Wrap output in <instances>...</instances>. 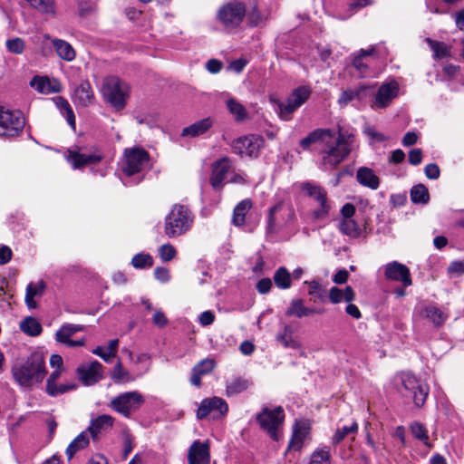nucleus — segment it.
Returning <instances> with one entry per match:
<instances>
[{
  "instance_id": "nucleus-56",
  "label": "nucleus",
  "mask_w": 464,
  "mask_h": 464,
  "mask_svg": "<svg viewBox=\"0 0 464 464\" xmlns=\"http://www.w3.org/2000/svg\"><path fill=\"white\" fill-rule=\"evenodd\" d=\"M159 254L160 258L167 262L172 260L175 257L177 251L172 245L164 244L160 247Z\"/></svg>"
},
{
  "instance_id": "nucleus-50",
  "label": "nucleus",
  "mask_w": 464,
  "mask_h": 464,
  "mask_svg": "<svg viewBox=\"0 0 464 464\" xmlns=\"http://www.w3.org/2000/svg\"><path fill=\"white\" fill-rule=\"evenodd\" d=\"M30 5L43 14H54L53 0H25Z\"/></svg>"
},
{
  "instance_id": "nucleus-54",
  "label": "nucleus",
  "mask_w": 464,
  "mask_h": 464,
  "mask_svg": "<svg viewBox=\"0 0 464 464\" xmlns=\"http://www.w3.org/2000/svg\"><path fill=\"white\" fill-rule=\"evenodd\" d=\"M6 48L12 53L20 54L25 48V43L22 38L15 37L6 41Z\"/></svg>"
},
{
  "instance_id": "nucleus-40",
  "label": "nucleus",
  "mask_w": 464,
  "mask_h": 464,
  "mask_svg": "<svg viewBox=\"0 0 464 464\" xmlns=\"http://www.w3.org/2000/svg\"><path fill=\"white\" fill-rule=\"evenodd\" d=\"M30 85L40 93L48 94L60 92V88L53 86L49 79L44 77H34Z\"/></svg>"
},
{
  "instance_id": "nucleus-32",
  "label": "nucleus",
  "mask_w": 464,
  "mask_h": 464,
  "mask_svg": "<svg viewBox=\"0 0 464 464\" xmlns=\"http://www.w3.org/2000/svg\"><path fill=\"white\" fill-rule=\"evenodd\" d=\"M252 206L251 199L246 198L241 200L234 208L232 223L237 227L243 226L246 221V215L251 209Z\"/></svg>"
},
{
  "instance_id": "nucleus-13",
  "label": "nucleus",
  "mask_w": 464,
  "mask_h": 464,
  "mask_svg": "<svg viewBox=\"0 0 464 464\" xmlns=\"http://www.w3.org/2000/svg\"><path fill=\"white\" fill-rule=\"evenodd\" d=\"M246 14V7L240 2H229L222 5L218 12L219 22L227 28H235L240 24Z\"/></svg>"
},
{
  "instance_id": "nucleus-64",
  "label": "nucleus",
  "mask_w": 464,
  "mask_h": 464,
  "mask_svg": "<svg viewBox=\"0 0 464 464\" xmlns=\"http://www.w3.org/2000/svg\"><path fill=\"white\" fill-rule=\"evenodd\" d=\"M422 160V151L420 149H412L409 152V162L411 165H419Z\"/></svg>"
},
{
  "instance_id": "nucleus-18",
  "label": "nucleus",
  "mask_w": 464,
  "mask_h": 464,
  "mask_svg": "<svg viewBox=\"0 0 464 464\" xmlns=\"http://www.w3.org/2000/svg\"><path fill=\"white\" fill-rule=\"evenodd\" d=\"M384 276L388 280L401 282L404 286H410L412 283L409 268L397 261L385 265Z\"/></svg>"
},
{
  "instance_id": "nucleus-9",
  "label": "nucleus",
  "mask_w": 464,
  "mask_h": 464,
  "mask_svg": "<svg viewBox=\"0 0 464 464\" xmlns=\"http://www.w3.org/2000/svg\"><path fill=\"white\" fill-rule=\"evenodd\" d=\"M24 124L25 119L22 111L0 107V136H17L22 132Z\"/></svg>"
},
{
  "instance_id": "nucleus-36",
  "label": "nucleus",
  "mask_w": 464,
  "mask_h": 464,
  "mask_svg": "<svg viewBox=\"0 0 464 464\" xmlns=\"http://www.w3.org/2000/svg\"><path fill=\"white\" fill-rule=\"evenodd\" d=\"M374 52V47H371L367 50L361 49L359 53L354 56L353 60V65L362 77H366L369 75V66L367 63H363L362 59L372 55Z\"/></svg>"
},
{
  "instance_id": "nucleus-44",
  "label": "nucleus",
  "mask_w": 464,
  "mask_h": 464,
  "mask_svg": "<svg viewBox=\"0 0 464 464\" xmlns=\"http://www.w3.org/2000/svg\"><path fill=\"white\" fill-rule=\"evenodd\" d=\"M20 329L28 335L36 336L41 334L43 328L37 319L26 317L20 323Z\"/></svg>"
},
{
  "instance_id": "nucleus-55",
  "label": "nucleus",
  "mask_w": 464,
  "mask_h": 464,
  "mask_svg": "<svg viewBox=\"0 0 464 464\" xmlns=\"http://www.w3.org/2000/svg\"><path fill=\"white\" fill-rule=\"evenodd\" d=\"M331 459L330 448L328 446H324L320 449H317L312 454L311 460H317L318 463L323 464V462H328Z\"/></svg>"
},
{
  "instance_id": "nucleus-25",
  "label": "nucleus",
  "mask_w": 464,
  "mask_h": 464,
  "mask_svg": "<svg viewBox=\"0 0 464 464\" xmlns=\"http://www.w3.org/2000/svg\"><path fill=\"white\" fill-rule=\"evenodd\" d=\"M368 95V87L361 85L354 89H348L343 91L339 99L338 103L341 107L346 106L352 102H362Z\"/></svg>"
},
{
  "instance_id": "nucleus-19",
  "label": "nucleus",
  "mask_w": 464,
  "mask_h": 464,
  "mask_svg": "<svg viewBox=\"0 0 464 464\" xmlns=\"http://www.w3.org/2000/svg\"><path fill=\"white\" fill-rule=\"evenodd\" d=\"M232 168V160L228 157H223L216 160L212 164V170L210 175V184L214 188H219L224 180L226 179L227 174Z\"/></svg>"
},
{
  "instance_id": "nucleus-22",
  "label": "nucleus",
  "mask_w": 464,
  "mask_h": 464,
  "mask_svg": "<svg viewBox=\"0 0 464 464\" xmlns=\"http://www.w3.org/2000/svg\"><path fill=\"white\" fill-rule=\"evenodd\" d=\"M76 106L87 107L92 103L94 94L89 82H82L75 89L72 96Z\"/></svg>"
},
{
  "instance_id": "nucleus-14",
  "label": "nucleus",
  "mask_w": 464,
  "mask_h": 464,
  "mask_svg": "<svg viewBox=\"0 0 464 464\" xmlns=\"http://www.w3.org/2000/svg\"><path fill=\"white\" fill-rule=\"evenodd\" d=\"M301 188L308 197L314 198L319 204L318 208L313 212L314 218H326L330 210L326 191L322 187L308 181L302 183Z\"/></svg>"
},
{
  "instance_id": "nucleus-7",
  "label": "nucleus",
  "mask_w": 464,
  "mask_h": 464,
  "mask_svg": "<svg viewBox=\"0 0 464 464\" xmlns=\"http://www.w3.org/2000/svg\"><path fill=\"white\" fill-rule=\"evenodd\" d=\"M145 399L138 391L126 392L112 398L109 407L125 418H130L131 414L138 411L144 404Z\"/></svg>"
},
{
  "instance_id": "nucleus-48",
  "label": "nucleus",
  "mask_w": 464,
  "mask_h": 464,
  "mask_svg": "<svg viewBox=\"0 0 464 464\" xmlns=\"http://www.w3.org/2000/svg\"><path fill=\"white\" fill-rule=\"evenodd\" d=\"M358 431V424L357 422H353L351 426H343L340 429H337L332 437V443L334 445L339 444L341 441L344 440L349 434H356Z\"/></svg>"
},
{
  "instance_id": "nucleus-46",
  "label": "nucleus",
  "mask_w": 464,
  "mask_h": 464,
  "mask_svg": "<svg viewBox=\"0 0 464 464\" xmlns=\"http://www.w3.org/2000/svg\"><path fill=\"white\" fill-rule=\"evenodd\" d=\"M426 42L433 51V57L435 59H442L450 56V48L443 42H438L430 38H426Z\"/></svg>"
},
{
  "instance_id": "nucleus-4",
  "label": "nucleus",
  "mask_w": 464,
  "mask_h": 464,
  "mask_svg": "<svg viewBox=\"0 0 464 464\" xmlns=\"http://www.w3.org/2000/svg\"><path fill=\"white\" fill-rule=\"evenodd\" d=\"M311 90L306 86L295 88L285 100L271 98L270 102L278 117L283 121H290L294 112L310 97Z\"/></svg>"
},
{
  "instance_id": "nucleus-30",
  "label": "nucleus",
  "mask_w": 464,
  "mask_h": 464,
  "mask_svg": "<svg viewBox=\"0 0 464 464\" xmlns=\"http://www.w3.org/2000/svg\"><path fill=\"white\" fill-rule=\"evenodd\" d=\"M114 418L108 414H102L91 421L88 430L92 439H96L98 434L105 428L112 427Z\"/></svg>"
},
{
  "instance_id": "nucleus-3",
  "label": "nucleus",
  "mask_w": 464,
  "mask_h": 464,
  "mask_svg": "<svg viewBox=\"0 0 464 464\" xmlns=\"http://www.w3.org/2000/svg\"><path fill=\"white\" fill-rule=\"evenodd\" d=\"M193 218L191 211L187 207L174 205L165 218V235L170 238L184 235L190 229Z\"/></svg>"
},
{
  "instance_id": "nucleus-5",
  "label": "nucleus",
  "mask_w": 464,
  "mask_h": 464,
  "mask_svg": "<svg viewBox=\"0 0 464 464\" xmlns=\"http://www.w3.org/2000/svg\"><path fill=\"white\" fill-rule=\"evenodd\" d=\"M295 219L294 208L284 201H279L268 210L266 232L269 235L276 234L281 228L291 225Z\"/></svg>"
},
{
  "instance_id": "nucleus-60",
  "label": "nucleus",
  "mask_w": 464,
  "mask_h": 464,
  "mask_svg": "<svg viewBox=\"0 0 464 464\" xmlns=\"http://www.w3.org/2000/svg\"><path fill=\"white\" fill-rule=\"evenodd\" d=\"M272 285V280L268 277H265L256 283V288L259 294L266 295L270 292Z\"/></svg>"
},
{
  "instance_id": "nucleus-49",
  "label": "nucleus",
  "mask_w": 464,
  "mask_h": 464,
  "mask_svg": "<svg viewBox=\"0 0 464 464\" xmlns=\"http://www.w3.org/2000/svg\"><path fill=\"white\" fill-rule=\"evenodd\" d=\"M410 430H411L412 436L416 440H420L425 445H429L428 430L422 423H420L419 421H413L410 425Z\"/></svg>"
},
{
  "instance_id": "nucleus-24",
  "label": "nucleus",
  "mask_w": 464,
  "mask_h": 464,
  "mask_svg": "<svg viewBox=\"0 0 464 464\" xmlns=\"http://www.w3.org/2000/svg\"><path fill=\"white\" fill-rule=\"evenodd\" d=\"M217 365L214 358H206L198 362L192 370L190 382L192 385L199 387L201 384V376L210 373Z\"/></svg>"
},
{
  "instance_id": "nucleus-29",
  "label": "nucleus",
  "mask_w": 464,
  "mask_h": 464,
  "mask_svg": "<svg viewBox=\"0 0 464 464\" xmlns=\"http://www.w3.org/2000/svg\"><path fill=\"white\" fill-rule=\"evenodd\" d=\"M251 384V381L246 378L240 376L233 377L227 381L226 394L227 396L239 394L247 390Z\"/></svg>"
},
{
  "instance_id": "nucleus-10",
  "label": "nucleus",
  "mask_w": 464,
  "mask_h": 464,
  "mask_svg": "<svg viewBox=\"0 0 464 464\" xmlns=\"http://www.w3.org/2000/svg\"><path fill=\"white\" fill-rule=\"evenodd\" d=\"M256 419L261 429L266 430L271 439L274 440H278L277 430L285 419V412L281 406L274 410L264 407L262 411L256 415Z\"/></svg>"
},
{
  "instance_id": "nucleus-62",
  "label": "nucleus",
  "mask_w": 464,
  "mask_h": 464,
  "mask_svg": "<svg viewBox=\"0 0 464 464\" xmlns=\"http://www.w3.org/2000/svg\"><path fill=\"white\" fill-rule=\"evenodd\" d=\"M154 276L155 278L161 283H167L170 278L169 270L166 267H156L154 270Z\"/></svg>"
},
{
  "instance_id": "nucleus-26",
  "label": "nucleus",
  "mask_w": 464,
  "mask_h": 464,
  "mask_svg": "<svg viewBox=\"0 0 464 464\" xmlns=\"http://www.w3.org/2000/svg\"><path fill=\"white\" fill-rule=\"evenodd\" d=\"M309 433V426L304 421L295 422L293 435L288 444V450H299L304 444L305 437Z\"/></svg>"
},
{
  "instance_id": "nucleus-52",
  "label": "nucleus",
  "mask_w": 464,
  "mask_h": 464,
  "mask_svg": "<svg viewBox=\"0 0 464 464\" xmlns=\"http://www.w3.org/2000/svg\"><path fill=\"white\" fill-rule=\"evenodd\" d=\"M131 264L134 267L142 269L152 266L153 259L149 254H137L132 257Z\"/></svg>"
},
{
  "instance_id": "nucleus-17",
  "label": "nucleus",
  "mask_w": 464,
  "mask_h": 464,
  "mask_svg": "<svg viewBox=\"0 0 464 464\" xmlns=\"http://www.w3.org/2000/svg\"><path fill=\"white\" fill-rule=\"evenodd\" d=\"M228 411L227 403L219 397L205 399L201 401L198 411L197 417L200 420L212 414L214 419L223 417Z\"/></svg>"
},
{
  "instance_id": "nucleus-23",
  "label": "nucleus",
  "mask_w": 464,
  "mask_h": 464,
  "mask_svg": "<svg viewBox=\"0 0 464 464\" xmlns=\"http://www.w3.org/2000/svg\"><path fill=\"white\" fill-rule=\"evenodd\" d=\"M188 464H208L210 454L208 446L196 440L189 448L188 454Z\"/></svg>"
},
{
  "instance_id": "nucleus-27",
  "label": "nucleus",
  "mask_w": 464,
  "mask_h": 464,
  "mask_svg": "<svg viewBox=\"0 0 464 464\" xmlns=\"http://www.w3.org/2000/svg\"><path fill=\"white\" fill-rule=\"evenodd\" d=\"M214 124V120L210 117L198 121L191 125L184 128L181 132L183 137H198L205 134Z\"/></svg>"
},
{
  "instance_id": "nucleus-31",
  "label": "nucleus",
  "mask_w": 464,
  "mask_h": 464,
  "mask_svg": "<svg viewBox=\"0 0 464 464\" xmlns=\"http://www.w3.org/2000/svg\"><path fill=\"white\" fill-rule=\"evenodd\" d=\"M52 44L57 55L61 59L67 62L74 60L76 56L75 50L68 42L62 39H53L52 40Z\"/></svg>"
},
{
  "instance_id": "nucleus-6",
  "label": "nucleus",
  "mask_w": 464,
  "mask_h": 464,
  "mask_svg": "<svg viewBox=\"0 0 464 464\" xmlns=\"http://www.w3.org/2000/svg\"><path fill=\"white\" fill-rule=\"evenodd\" d=\"M104 100L116 109H122L126 103L129 87L115 76H110L103 80L101 89Z\"/></svg>"
},
{
  "instance_id": "nucleus-59",
  "label": "nucleus",
  "mask_w": 464,
  "mask_h": 464,
  "mask_svg": "<svg viewBox=\"0 0 464 464\" xmlns=\"http://www.w3.org/2000/svg\"><path fill=\"white\" fill-rule=\"evenodd\" d=\"M152 323L159 328H163L168 325L169 320L161 310H157L152 315Z\"/></svg>"
},
{
  "instance_id": "nucleus-28",
  "label": "nucleus",
  "mask_w": 464,
  "mask_h": 464,
  "mask_svg": "<svg viewBox=\"0 0 464 464\" xmlns=\"http://www.w3.org/2000/svg\"><path fill=\"white\" fill-rule=\"evenodd\" d=\"M356 179L361 185L372 189L378 188L380 185L379 178L367 167H362L357 170Z\"/></svg>"
},
{
  "instance_id": "nucleus-33",
  "label": "nucleus",
  "mask_w": 464,
  "mask_h": 464,
  "mask_svg": "<svg viewBox=\"0 0 464 464\" xmlns=\"http://www.w3.org/2000/svg\"><path fill=\"white\" fill-rule=\"evenodd\" d=\"M355 293L351 286H346L343 291L342 289L333 286L329 290V299L333 304H339L342 301H345L347 303H351L354 300Z\"/></svg>"
},
{
  "instance_id": "nucleus-63",
  "label": "nucleus",
  "mask_w": 464,
  "mask_h": 464,
  "mask_svg": "<svg viewBox=\"0 0 464 464\" xmlns=\"http://www.w3.org/2000/svg\"><path fill=\"white\" fill-rule=\"evenodd\" d=\"M449 274H455L461 276L464 274V260L463 261H453L448 267Z\"/></svg>"
},
{
  "instance_id": "nucleus-61",
  "label": "nucleus",
  "mask_w": 464,
  "mask_h": 464,
  "mask_svg": "<svg viewBox=\"0 0 464 464\" xmlns=\"http://www.w3.org/2000/svg\"><path fill=\"white\" fill-rule=\"evenodd\" d=\"M424 173L426 177L430 179H437L440 177V170L437 164L430 163L425 166Z\"/></svg>"
},
{
  "instance_id": "nucleus-47",
  "label": "nucleus",
  "mask_w": 464,
  "mask_h": 464,
  "mask_svg": "<svg viewBox=\"0 0 464 464\" xmlns=\"http://www.w3.org/2000/svg\"><path fill=\"white\" fill-rule=\"evenodd\" d=\"M76 387L77 384L74 382L58 385L56 384V382L51 383H49V381L46 382V392L53 397L72 391L76 389Z\"/></svg>"
},
{
  "instance_id": "nucleus-1",
  "label": "nucleus",
  "mask_w": 464,
  "mask_h": 464,
  "mask_svg": "<svg viewBox=\"0 0 464 464\" xmlns=\"http://www.w3.org/2000/svg\"><path fill=\"white\" fill-rule=\"evenodd\" d=\"M353 141L354 137L351 133L339 130L335 134L330 129H316L302 139L299 144L304 150L316 144L324 169H334L350 154Z\"/></svg>"
},
{
  "instance_id": "nucleus-42",
  "label": "nucleus",
  "mask_w": 464,
  "mask_h": 464,
  "mask_svg": "<svg viewBox=\"0 0 464 464\" xmlns=\"http://www.w3.org/2000/svg\"><path fill=\"white\" fill-rule=\"evenodd\" d=\"M227 107L237 121H243L247 118V111L243 104L234 98L227 101Z\"/></svg>"
},
{
  "instance_id": "nucleus-35",
  "label": "nucleus",
  "mask_w": 464,
  "mask_h": 464,
  "mask_svg": "<svg viewBox=\"0 0 464 464\" xmlns=\"http://www.w3.org/2000/svg\"><path fill=\"white\" fill-rule=\"evenodd\" d=\"M45 286V283L43 280H40L36 283H30L27 285L25 294V303L28 307L35 308L36 304L34 298L36 296H42L44 292Z\"/></svg>"
},
{
  "instance_id": "nucleus-20",
  "label": "nucleus",
  "mask_w": 464,
  "mask_h": 464,
  "mask_svg": "<svg viewBox=\"0 0 464 464\" xmlns=\"http://www.w3.org/2000/svg\"><path fill=\"white\" fill-rule=\"evenodd\" d=\"M102 160L101 154L92 153L86 155L80 151L78 147L68 150L67 160L73 169H80L87 165L95 164Z\"/></svg>"
},
{
  "instance_id": "nucleus-12",
  "label": "nucleus",
  "mask_w": 464,
  "mask_h": 464,
  "mask_svg": "<svg viewBox=\"0 0 464 464\" xmlns=\"http://www.w3.org/2000/svg\"><path fill=\"white\" fill-rule=\"evenodd\" d=\"M264 143L263 137L249 134L234 140L230 146L233 152L240 157L257 158Z\"/></svg>"
},
{
  "instance_id": "nucleus-15",
  "label": "nucleus",
  "mask_w": 464,
  "mask_h": 464,
  "mask_svg": "<svg viewBox=\"0 0 464 464\" xmlns=\"http://www.w3.org/2000/svg\"><path fill=\"white\" fill-rule=\"evenodd\" d=\"M82 330L80 324H64L56 332V340L68 346H82L85 340Z\"/></svg>"
},
{
  "instance_id": "nucleus-53",
  "label": "nucleus",
  "mask_w": 464,
  "mask_h": 464,
  "mask_svg": "<svg viewBox=\"0 0 464 464\" xmlns=\"http://www.w3.org/2000/svg\"><path fill=\"white\" fill-rule=\"evenodd\" d=\"M112 378L115 382L119 383H126L130 382L132 379L130 377L128 372H126L122 367L119 361H117V363L114 367L113 372H112Z\"/></svg>"
},
{
  "instance_id": "nucleus-37",
  "label": "nucleus",
  "mask_w": 464,
  "mask_h": 464,
  "mask_svg": "<svg viewBox=\"0 0 464 464\" xmlns=\"http://www.w3.org/2000/svg\"><path fill=\"white\" fill-rule=\"evenodd\" d=\"M338 228L342 234L351 238H357L362 234V229L353 218H342L339 221Z\"/></svg>"
},
{
  "instance_id": "nucleus-57",
  "label": "nucleus",
  "mask_w": 464,
  "mask_h": 464,
  "mask_svg": "<svg viewBox=\"0 0 464 464\" xmlns=\"http://www.w3.org/2000/svg\"><path fill=\"white\" fill-rule=\"evenodd\" d=\"M292 337H293L292 330L290 329V327L285 326V329H284L283 334H279L277 335V340H278V342H279V343L281 345H284V346L293 345V346H295L294 341H293Z\"/></svg>"
},
{
  "instance_id": "nucleus-58",
  "label": "nucleus",
  "mask_w": 464,
  "mask_h": 464,
  "mask_svg": "<svg viewBox=\"0 0 464 464\" xmlns=\"http://www.w3.org/2000/svg\"><path fill=\"white\" fill-rule=\"evenodd\" d=\"M308 285V294L320 300L324 299V290L317 281L305 282Z\"/></svg>"
},
{
  "instance_id": "nucleus-2",
  "label": "nucleus",
  "mask_w": 464,
  "mask_h": 464,
  "mask_svg": "<svg viewBox=\"0 0 464 464\" xmlns=\"http://www.w3.org/2000/svg\"><path fill=\"white\" fill-rule=\"evenodd\" d=\"M14 381L22 388L32 390L43 382L47 374L43 353L34 351L26 358L14 360L11 366Z\"/></svg>"
},
{
  "instance_id": "nucleus-51",
  "label": "nucleus",
  "mask_w": 464,
  "mask_h": 464,
  "mask_svg": "<svg viewBox=\"0 0 464 464\" xmlns=\"http://www.w3.org/2000/svg\"><path fill=\"white\" fill-rule=\"evenodd\" d=\"M306 312V307L304 305L303 301L301 299H293L290 303L289 307L287 308L285 314L287 316H296L298 318H302L304 316Z\"/></svg>"
},
{
  "instance_id": "nucleus-11",
  "label": "nucleus",
  "mask_w": 464,
  "mask_h": 464,
  "mask_svg": "<svg viewBox=\"0 0 464 464\" xmlns=\"http://www.w3.org/2000/svg\"><path fill=\"white\" fill-rule=\"evenodd\" d=\"M124 165L122 171L132 176L142 171L149 163L150 155L147 150L141 147H132L124 150Z\"/></svg>"
},
{
  "instance_id": "nucleus-39",
  "label": "nucleus",
  "mask_w": 464,
  "mask_h": 464,
  "mask_svg": "<svg viewBox=\"0 0 464 464\" xmlns=\"http://www.w3.org/2000/svg\"><path fill=\"white\" fill-rule=\"evenodd\" d=\"M253 7L248 13L249 23L254 26H258L264 24L269 18V12L267 10H261L256 0H252Z\"/></svg>"
},
{
  "instance_id": "nucleus-43",
  "label": "nucleus",
  "mask_w": 464,
  "mask_h": 464,
  "mask_svg": "<svg viewBox=\"0 0 464 464\" xmlns=\"http://www.w3.org/2000/svg\"><path fill=\"white\" fill-rule=\"evenodd\" d=\"M423 315L430 319L434 325L440 326L447 320L448 315L434 305L426 306L423 309Z\"/></svg>"
},
{
  "instance_id": "nucleus-34",
  "label": "nucleus",
  "mask_w": 464,
  "mask_h": 464,
  "mask_svg": "<svg viewBox=\"0 0 464 464\" xmlns=\"http://www.w3.org/2000/svg\"><path fill=\"white\" fill-rule=\"evenodd\" d=\"M53 101L61 114L65 117L68 124L72 128V130H75V115L68 101L62 96L53 98Z\"/></svg>"
},
{
  "instance_id": "nucleus-21",
  "label": "nucleus",
  "mask_w": 464,
  "mask_h": 464,
  "mask_svg": "<svg viewBox=\"0 0 464 464\" xmlns=\"http://www.w3.org/2000/svg\"><path fill=\"white\" fill-rule=\"evenodd\" d=\"M101 368V363L94 361L79 366L77 372L83 384L92 385L102 378Z\"/></svg>"
},
{
  "instance_id": "nucleus-38",
  "label": "nucleus",
  "mask_w": 464,
  "mask_h": 464,
  "mask_svg": "<svg viewBox=\"0 0 464 464\" xmlns=\"http://www.w3.org/2000/svg\"><path fill=\"white\" fill-rule=\"evenodd\" d=\"M89 436L87 431L81 432L67 447L66 455L68 459H72L74 454L89 445Z\"/></svg>"
},
{
  "instance_id": "nucleus-41",
  "label": "nucleus",
  "mask_w": 464,
  "mask_h": 464,
  "mask_svg": "<svg viewBox=\"0 0 464 464\" xmlns=\"http://www.w3.org/2000/svg\"><path fill=\"white\" fill-rule=\"evenodd\" d=\"M273 279L279 289H288L292 285V276L285 266L276 270Z\"/></svg>"
},
{
  "instance_id": "nucleus-16",
  "label": "nucleus",
  "mask_w": 464,
  "mask_h": 464,
  "mask_svg": "<svg viewBox=\"0 0 464 464\" xmlns=\"http://www.w3.org/2000/svg\"><path fill=\"white\" fill-rule=\"evenodd\" d=\"M399 90L400 86L396 81L383 82L375 94L372 108L374 110L387 108L398 96Z\"/></svg>"
},
{
  "instance_id": "nucleus-45",
  "label": "nucleus",
  "mask_w": 464,
  "mask_h": 464,
  "mask_svg": "<svg viewBox=\"0 0 464 464\" xmlns=\"http://www.w3.org/2000/svg\"><path fill=\"white\" fill-rule=\"evenodd\" d=\"M411 199L415 204H427L430 200L428 188L423 184L413 186L411 189Z\"/></svg>"
},
{
  "instance_id": "nucleus-8",
  "label": "nucleus",
  "mask_w": 464,
  "mask_h": 464,
  "mask_svg": "<svg viewBox=\"0 0 464 464\" xmlns=\"http://www.w3.org/2000/svg\"><path fill=\"white\" fill-rule=\"evenodd\" d=\"M401 381L403 390L402 395L412 400L415 406L420 408L424 405L429 394V387L411 372H402Z\"/></svg>"
}]
</instances>
